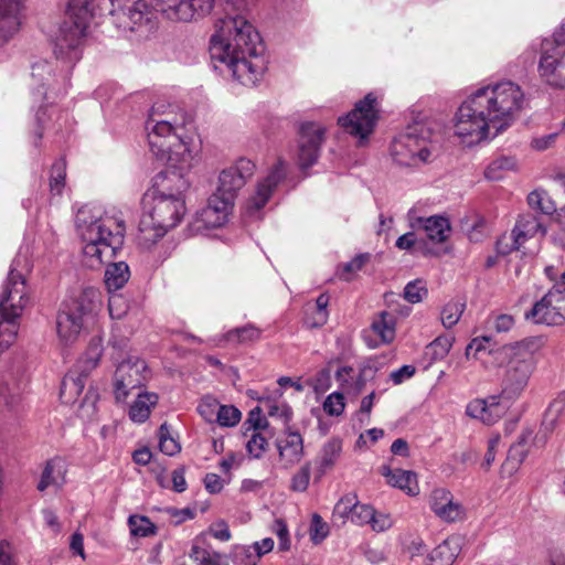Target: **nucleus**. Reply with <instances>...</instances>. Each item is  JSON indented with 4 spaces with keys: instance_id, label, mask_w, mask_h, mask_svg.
I'll list each match as a JSON object with an SVG mask.
<instances>
[{
    "instance_id": "nucleus-1",
    "label": "nucleus",
    "mask_w": 565,
    "mask_h": 565,
    "mask_svg": "<svg viewBox=\"0 0 565 565\" xmlns=\"http://www.w3.org/2000/svg\"><path fill=\"white\" fill-rule=\"evenodd\" d=\"M525 106L522 87L512 81L479 87L459 106L455 135L467 146L494 138L520 117Z\"/></svg>"
},
{
    "instance_id": "nucleus-2",
    "label": "nucleus",
    "mask_w": 565,
    "mask_h": 565,
    "mask_svg": "<svg viewBox=\"0 0 565 565\" xmlns=\"http://www.w3.org/2000/svg\"><path fill=\"white\" fill-rule=\"evenodd\" d=\"M105 14H109L114 24L125 32L147 35L154 26L142 0H68L65 19L54 43L56 58L70 64L79 61L92 18Z\"/></svg>"
},
{
    "instance_id": "nucleus-3",
    "label": "nucleus",
    "mask_w": 565,
    "mask_h": 565,
    "mask_svg": "<svg viewBox=\"0 0 565 565\" xmlns=\"http://www.w3.org/2000/svg\"><path fill=\"white\" fill-rule=\"evenodd\" d=\"M215 28L210 41L211 58L221 64L215 68L227 71L245 86L255 85L266 68L257 30L241 13H227L216 22Z\"/></svg>"
},
{
    "instance_id": "nucleus-4",
    "label": "nucleus",
    "mask_w": 565,
    "mask_h": 565,
    "mask_svg": "<svg viewBox=\"0 0 565 565\" xmlns=\"http://www.w3.org/2000/svg\"><path fill=\"white\" fill-rule=\"evenodd\" d=\"M75 225L82 243L83 262L87 267L99 268L124 244L125 220L115 210L86 204L78 209Z\"/></svg>"
},
{
    "instance_id": "nucleus-5",
    "label": "nucleus",
    "mask_w": 565,
    "mask_h": 565,
    "mask_svg": "<svg viewBox=\"0 0 565 565\" xmlns=\"http://www.w3.org/2000/svg\"><path fill=\"white\" fill-rule=\"evenodd\" d=\"M185 212L184 196L151 194V202L146 205L139 221V244L150 248L180 224Z\"/></svg>"
},
{
    "instance_id": "nucleus-6",
    "label": "nucleus",
    "mask_w": 565,
    "mask_h": 565,
    "mask_svg": "<svg viewBox=\"0 0 565 565\" xmlns=\"http://www.w3.org/2000/svg\"><path fill=\"white\" fill-rule=\"evenodd\" d=\"M23 262L25 259L21 256L13 259L0 295V353L14 342L18 319L29 301L25 278L19 270Z\"/></svg>"
},
{
    "instance_id": "nucleus-7",
    "label": "nucleus",
    "mask_w": 565,
    "mask_h": 565,
    "mask_svg": "<svg viewBox=\"0 0 565 565\" xmlns=\"http://www.w3.org/2000/svg\"><path fill=\"white\" fill-rule=\"evenodd\" d=\"M178 129L169 121H146L150 151L159 160L169 158L171 166L181 164L183 169H192L199 161L198 152L178 135Z\"/></svg>"
},
{
    "instance_id": "nucleus-8",
    "label": "nucleus",
    "mask_w": 565,
    "mask_h": 565,
    "mask_svg": "<svg viewBox=\"0 0 565 565\" xmlns=\"http://www.w3.org/2000/svg\"><path fill=\"white\" fill-rule=\"evenodd\" d=\"M532 341H521L504 345L497 351L502 360H507V370L502 381L503 397L516 401L524 390L535 369V358L530 347Z\"/></svg>"
},
{
    "instance_id": "nucleus-9",
    "label": "nucleus",
    "mask_w": 565,
    "mask_h": 565,
    "mask_svg": "<svg viewBox=\"0 0 565 565\" xmlns=\"http://www.w3.org/2000/svg\"><path fill=\"white\" fill-rule=\"evenodd\" d=\"M390 153L401 167L418 168L427 163L431 156L430 128L424 122L407 126L391 142Z\"/></svg>"
},
{
    "instance_id": "nucleus-10",
    "label": "nucleus",
    "mask_w": 565,
    "mask_h": 565,
    "mask_svg": "<svg viewBox=\"0 0 565 565\" xmlns=\"http://www.w3.org/2000/svg\"><path fill=\"white\" fill-rule=\"evenodd\" d=\"M530 49L540 53V79L550 87L565 89V21L552 38L533 42Z\"/></svg>"
},
{
    "instance_id": "nucleus-11",
    "label": "nucleus",
    "mask_w": 565,
    "mask_h": 565,
    "mask_svg": "<svg viewBox=\"0 0 565 565\" xmlns=\"http://www.w3.org/2000/svg\"><path fill=\"white\" fill-rule=\"evenodd\" d=\"M95 295L94 290H85L78 297L62 302L56 316V334L63 347L78 340L86 319L94 311Z\"/></svg>"
},
{
    "instance_id": "nucleus-12",
    "label": "nucleus",
    "mask_w": 565,
    "mask_h": 565,
    "mask_svg": "<svg viewBox=\"0 0 565 565\" xmlns=\"http://www.w3.org/2000/svg\"><path fill=\"white\" fill-rule=\"evenodd\" d=\"M377 113L376 97L369 93L355 104L351 113L340 117L338 122L348 134L358 137L362 142L373 132L379 118Z\"/></svg>"
},
{
    "instance_id": "nucleus-13",
    "label": "nucleus",
    "mask_w": 565,
    "mask_h": 565,
    "mask_svg": "<svg viewBox=\"0 0 565 565\" xmlns=\"http://www.w3.org/2000/svg\"><path fill=\"white\" fill-rule=\"evenodd\" d=\"M148 377L143 360L129 356L116 366L113 377V393L116 403H125L131 390L141 387Z\"/></svg>"
},
{
    "instance_id": "nucleus-14",
    "label": "nucleus",
    "mask_w": 565,
    "mask_h": 565,
    "mask_svg": "<svg viewBox=\"0 0 565 565\" xmlns=\"http://www.w3.org/2000/svg\"><path fill=\"white\" fill-rule=\"evenodd\" d=\"M158 11L172 21H191L196 13H209L214 0H153ZM236 10L244 11L249 0H228Z\"/></svg>"
},
{
    "instance_id": "nucleus-15",
    "label": "nucleus",
    "mask_w": 565,
    "mask_h": 565,
    "mask_svg": "<svg viewBox=\"0 0 565 565\" xmlns=\"http://www.w3.org/2000/svg\"><path fill=\"white\" fill-rule=\"evenodd\" d=\"M255 172V163L246 158L238 159L233 166L221 171L218 184L213 194L234 205L238 192Z\"/></svg>"
},
{
    "instance_id": "nucleus-16",
    "label": "nucleus",
    "mask_w": 565,
    "mask_h": 565,
    "mask_svg": "<svg viewBox=\"0 0 565 565\" xmlns=\"http://www.w3.org/2000/svg\"><path fill=\"white\" fill-rule=\"evenodd\" d=\"M326 139V128L316 121H305L299 125L297 139V162L301 169L313 166Z\"/></svg>"
},
{
    "instance_id": "nucleus-17",
    "label": "nucleus",
    "mask_w": 565,
    "mask_h": 565,
    "mask_svg": "<svg viewBox=\"0 0 565 565\" xmlns=\"http://www.w3.org/2000/svg\"><path fill=\"white\" fill-rule=\"evenodd\" d=\"M564 300V296L552 287L541 300L533 305L530 311L525 312L524 317L536 324L559 326L565 320L562 306Z\"/></svg>"
},
{
    "instance_id": "nucleus-18",
    "label": "nucleus",
    "mask_w": 565,
    "mask_h": 565,
    "mask_svg": "<svg viewBox=\"0 0 565 565\" xmlns=\"http://www.w3.org/2000/svg\"><path fill=\"white\" fill-rule=\"evenodd\" d=\"M513 403L514 401L503 397L502 392L486 398H475L467 404L466 415L486 425H493L504 416Z\"/></svg>"
},
{
    "instance_id": "nucleus-19",
    "label": "nucleus",
    "mask_w": 565,
    "mask_h": 565,
    "mask_svg": "<svg viewBox=\"0 0 565 565\" xmlns=\"http://www.w3.org/2000/svg\"><path fill=\"white\" fill-rule=\"evenodd\" d=\"M166 169L154 177V189L152 194L157 195H173L183 196L184 192L190 186V181L186 179V173L191 169H183L181 166H171L169 158H164Z\"/></svg>"
},
{
    "instance_id": "nucleus-20",
    "label": "nucleus",
    "mask_w": 565,
    "mask_h": 565,
    "mask_svg": "<svg viewBox=\"0 0 565 565\" xmlns=\"http://www.w3.org/2000/svg\"><path fill=\"white\" fill-rule=\"evenodd\" d=\"M286 177V169L282 162H278L264 178L260 180L254 193L248 198L245 204V212L249 216H255L269 201L275 189Z\"/></svg>"
},
{
    "instance_id": "nucleus-21",
    "label": "nucleus",
    "mask_w": 565,
    "mask_h": 565,
    "mask_svg": "<svg viewBox=\"0 0 565 565\" xmlns=\"http://www.w3.org/2000/svg\"><path fill=\"white\" fill-rule=\"evenodd\" d=\"M233 204L212 194L206 205L195 216L194 226L198 231L223 226L228 218Z\"/></svg>"
},
{
    "instance_id": "nucleus-22",
    "label": "nucleus",
    "mask_w": 565,
    "mask_h": 565,
    "mask_svg": "<svg viewBox=\"0 0 565 565\" xmlns=\"http://www.w3.org/2000/svg\"><path fill=\"white\" fill-rule=\"evenodd\" d=\"M540 231H542V234H545V230L542 227L541 220L536 215H521L512 230V245L503 248V242L508 238H499L497 242V250L501 255H507L512 250H516L525 243L527 238L533 237Z\"/></svg>"
},
{
    "instance_id": "nucleus-23",
    "label": "nucleus",
    "mask_w": 565,
    "mask_h": 565,
    "mask_svg": "<svg viewBox=\"0 0 565 565\" xmlns=\"http://www.w3.org/2000/svg\"><path fill=\"white\" fill-rule=\"evenodd\" d=\"M276 447L285 469L294 467L303 457V438L290 427L285 428L284 434L277 438Z\"/></svg>"
},
{
    "instance_id": "nucleus-24",
    "label": "nucleus",
    "mask_w": 565,
    "mask_h": 565,
    "mask_svg": "<svg viewBox=\"0 0 565 565\" xmlns=\"http://www.w3.org/2000/svg\"><path fill=\"white\" fill-rule=\"evenodd\" d=\"M429 507L439 519L446 522H455L463 513L461 504L455 502L451 492L445 488H437L431 491Z\"/></svg>"
},
{
    "instance_id": "nucleus-25",
    "label": "nucleus",
    "mask_w": 565,
    "mask_h": 565,
    "mask_svg": "<svg viewBox=\"0 0 565 565\" xmlns=\"http://www.w3.org/2000/svg\"><path fill=\"white\" fill-rule=\"evenodd\" d=\"M22 0H0V45L7 43L21 25Z\"/></svg>"
},
{
    "instance_id": "nucleus-26",
    "label": "nucleus",
    "mask_w": 565,
    "mask_h": 565,
    "mask_svg": "<svg viewBox=\"0 0 565 565\" xmlns=\"http://www.w3.org/2000/svg\"><path fill=\"white\" fill-rule=\"evenodd\" d=\"M409 222L413 227H420L426 233L428 239L434 243H444L451 231L450 222L447 217L433 215L429 217H413L408 213Z\"/></svg>"
},
{
    "instance_id": "nucleus-27",
    "label": "nucleus",
    "mask_w": 565,
    "mask_h": 565,
    "mask_svg": "<svg viewBox=\"0 0 565 565\" xmlns=\"http://www.w3.org/2000/svg\"><path fill=\"white\" fill-rule=\"evenodd\" d=\"M334 513L341 518L349 519L356 525H365L370 524L373 518V508L356 502L354 497L345 495L335 504Z\"/></svg>"
},
{
    "instance_id": "nucleus-28",
    "label": "nucleus",
    "mask_w": 565,
    "mask_h": 565,
    "mask_svg": "<svg viewBox=\"0 0 565 565\" xmlns=\"http://www.w3.org/2000/svg\"><path fill=\"white\" fill-rule=\"evenodd\" d=\"M370 329L379 338L376 341H371L367 334H364V339L370 348H377L380 344H388L395 339L396 319L394 315L382 311L373 319Z\"/></svg>"
},
{
    "instance_id": "nucleus-29",
    "label": "nucleus",
    "mask_w": 565,
    "mask_h": 565,
    "mask_svg": "<svg viewBox=\"0 0 565 565\" xmlns=\"http://www.w3.org/2000/svg\"><path fill=\"white\" fill-rule=\"evenodd\" d=\"M158 402V394L146 391L139 392L128 409L130 420L137 424L145 423L149 418L151 411L157 406Z\"/></svg>"
},
{
    "instance_id": "nucleus-30",
    "label": "nucleus",
    "mask_w": 565,
    "mask_h": 565,
    "mask_svg": "<svg viewBox=\"0 0 565 565\" xmlns=\"http://www.w3.org/2000/svg\"><path fill=\"white\" fill-rule=\"evenodd\" d=\"M382 475L387 478V483L405 491L408 495H417L419 493L417 477L413 471L393 470L384 466L382 467Z\"/></svg>"
},
{
    "instance_id": "nucleus-31",
    "label": "nucleus",
    "mask_w": 565,
    "mask_h": 565,
    "mask_svg": "<svg viewBox=\"0 0 565 565\" xmlns=\"http://www.w3.org/2000/svg\"><path fill=\"white\" fill-rule=\"evenodd\" d=\"M86 374H76L74 371L67 373L61 385L60 397L65 404H73L77 401L86 384Z\"/></svg>"
},
{
    "instance_id": "nucleus-32",
    "label": "nucleus",
    "mask_w": 565,
    "mask_h": 565,
    "mask_svg": "<svg viewBox=\"0 0 565 565\" xmlns=\"http://www.w3.org/2000/svg\"><path fill=\"white\" fill-rule=\"evenodd\" d=\"M21 377L22 373L20 371H10L0 377V395L9 407H13L19 401L22 391Z\"/></svg>"
},
{
    "instance_id": "nucleus-33",
    "label": "nucleus",
    "mask_w": 565,
    "mask_h": 565,
    "mask_svg": "<svg viewBox=\"0 0 565 565\" xmlns=\"http://www.w3.org/2000/svg\"><path fill=\"white\" fill-rule=\"evenodd\" d=\"M65 482V468L61 459L54 458L46 462L38 484L39 491H44L50 486L61 487Z\"/></svg>"
},
{
    "instance_id": "nucleus-34",
    "label": "nucleus",
    "mask_w": 565,
    "mask_h": 565,
    "mask_svg": "<svg viewBox=\"0 0 565 565\" xmlns=\"http://www.w3.org/2000/svg\"><path fill=\"white\" fill-rule=\"evenodd\" d=\"M130 277L129 266L125 262L113 263L105 271V285L108 291L121 289Z\"/></svg>"
},
{
    "instance_id": "nucleus-35",
    "label": "nucleus",
    "mask_w": 565,
    "mask_h": 565,
    "mask_svg": "<svg viewBox=\"0 0 565 565\" xmlns=\"http://www.w3.org/2000/svg\"><path fill=\"white\" fill-rule=\"evenodd\" d=\"M459 553V543L450 539L444 541L430 553V565H451Z\"/></svg>"
},
{
    "instance_id": "nucleus-36",
    "label": "nucleus",
    "mask_w": 565,
    "mask_h": 565,
    "mask_svg": "<svg viewBox=\"0 0 565 565\" xmlns=\"http://www.w3.org/2000/svg\"><path fill=\"white\" fill-rule=\"evenodd\" d=\"M262 330L248 323L246 326L232 329L223 335V340L231 344H247L260 339Z\"/></svg>"
},
{
    "instance_id": "nucleus-37",
    "label": "nucleus",
    "mask_w": 565,
    "mask_h": 565,
    "mask_svg": "<svg viewBox=\"0 0 565 565\" xmlns=\"http://www.w3.org/2000/svg\"><path fill=\"white\" fill-rule=\"evenodd\" d=\"M266 426L267 420L265 418H258L253 424L254 429L250 435V438L246 444V449L248 454L255 459H259L267 449V438L259 431L260 428H264Z\"/></svg>"
},
{
    "instance_id": "nucleus-38",
    "label": "nucleus",
    "mask_w": 565,
    "mask_h": 565,
    "mask_svg": "<svg viewBox=\"0 0 565 565\" xmlns=\"http://www.w3.org/2000/svg\"><path fill=\"white\" fill-rule=\"evenodd\" d=\"M518 168V162L514 157L501 156L487 167L484 177L491 181L502 180L505 174L510 171H514Z\"/></svg>"
},
{
    "instance_id": "nucleus-39",
    "label": "nucleus",
    "mask_w": 565,
    "mask_h": 565,
    "mask_svg": "<svg viewBox=\"0 0 565 565\" xmlns=\"http://www.w3.org/2000/svg\"><path fill=\"white\" fill-rule=\"evenodd\" d=\"M342 444L340 439H331L326 443L319 456V471L324 473L331 469L340 457Z\"/></svg>"
},
{
    "instance_id": "nucleus-40",
    "label": "nucleus",
    "mask_w": 565,
    "mask_h": 565,
    "mask_svg": "<svg viewBox=\"0 0 565 565\" xmlns=\"http://www.w3.org/2000/svg\"><path fill=\"white\" fill-rule=\"evenodd\" d=\"M190 557L198 565H227L225 557L215 551H211L193 544L190 552Z\"/></svg>"
},
{
    "instance_id": "nucleus-41",
    "label": "nucleus",
    "mask_w": 565,
    "mask_h": 565,
    "mask_svg": "<svg viewBox=\"0 0 565 565\" xmlns=\"http://www.w3.org/2000/svg\"><path fill=\"white\" fill-rule=\"evenodd\" d=\"M128 525L132 536L148 537L157 532V526L143 515H130L128 518Z\"/></svg>"
},
{
    "instance_id": "nucleus-42",
    "label": "nucleus",
    "mask_w": 565,
    "mask_h": 565,
    "mask_svg": "<svg viewBox=\"0 0 565 565\" xmlns=\"http://www.w3.org/2000/svg\"><path fill=\"white\" fill-rule=\"evenodd\" d=\"M529 205L543 214L552 215L556 211L554 201L543 190H534L527 195Z\"/></svg>"
},
{
    "instance_id": "nucleus-43",
    "label": "nucleus",
    "mask_w": 565,
    "mask_h": 565,
    "mask_svg": "<svg viewBox=\"0 0 565 565\" xmlns=\"http://www.w3.org/2000/svg\"><path fill=\"white\" fill-rule=\"evenodd\" d=\"M465 307V302H461L460 300H451L447 302L440 312L443 326L449 329L457 324L463 313Z\"/></svg>"
},
{
    "instance_id": "nucleus-44",
    "label": "nucleus",
    "mask_w": 565,
    "mask_h": 565,
    "mask_svg": "<svg viewBox=\"0 0 565 565\" xmlns=\"http://www.w3.org/2000/svg\"><path fill=\"white\" fill-rule=\"evenodd\" d=\"M66 164L64 160L54 162L50 175V191L53 195H60L65 186Z\"/></svg>"
},
{
    "instance_id": "nucleus-45",
    "label": "nucleus",
    "mask_w": 565,
    "mask_h": 565,
    "mask_svg": "<svg viewBox=\"0 0 565 565\" xmlns=\"http://www.w3.org/2000/svg\"><path fill=\"white\" fill-rule=\"evenodd\" d=\"M565 418V393H561L550 404L545 413L544 424L554 428L558 420Z\"/></svg>"
},
{
    "instance_id": "nucleus-46",
    "label": "nucleus",
    "mask_w": 565,
    "mask_h": 565,
    "mask_svg": "<svg viewBox=\"0 0 565 565\" xmlns=\"http://www.w3.org/2000/svg\"><path fill=\"white\" fill-rule=\"evenodd\" d=\"M242 418L241 411L233 405H220L215 423L221 427H234Z\"/></svg>"
},
{
    "instance_id": "nucleus-47",
    "label": "nucleus",
    "mask_w": 565,
    "mask_h": 565,
    "mask_svg": "<svg viewBox=\"0 0 565 565\" xmlns=\"http://www.w3.org/2000/svg\"><path fill=\"white\" fill-rule=\"evenodd\" d=\"M452 341L451 337L440 335L429 343L426 354L430 355L431 360H441L450 351Z\"/></svg>"
},
{
    "instance_id": "nucleus-48",
    "label": "nucleus",
    "mask_w": 565,
    "mask_h": 565,
    "mask_svg": "<svg viewBox=\"0 0 565 565\" xmlns=\"http://www.w3.org/2000/svg\"><path fill=\"white\" fill-rule=\"evenodd\" d=\"M220 405L216 398L206 395L201 398L198 405V412L205 422L213 424L216 420Z\"/></svg>"
},
{
    "instance_id": "nucleus-49",
    "label": "nucleus",
    "mask_w": 565,
    "mask_h": 565,
    "mask_svg": "<svg viewBox=\"0 0 565 565\" xmlns=\"http://www.w3.org/2000/svg\"><path fill=\"white\" fill-rule=\"evenodd\" d=\"M311 477V465L306 462L299 470L292 476L290 481V489L295 492H305L310 483Z\"/></svg>"
},
{
    "instance_id": "nucleus-50",
    "label": "nucleus",
    "mask_w": 565,
    "mask_h": 565,
    "mask_svg": "<svg viewBox=\"0 0 565 565\" xmlns=\"http://www.w3.org/2000/svg\"><path fill=\"white\" fill-rule=\"evenodd\" d=\"M527 452V448L522 447V445H512L509 449L507 461L503 465V470L516 471L526 458Z\"/></svg>"
},
{
    "instance_id": "nucleus-51",
    "label": "nucleus",
    "mask_w": 565,
    "mask_h": 565,
    "mask_svg": "<svg viewBox=\"0 0 565 565\" xmlns=\"http://www.w3.org/2000/svg\"><path fill=\"white\" fill-rule=\"evenodd\" d=\"M427 288L423 280L409 281L404 288V298L411 303H418L427 296Z\"/></svg>"
},
{
    "instance_id": "nucleus-52",
    "label": "nucleus",
    "mask_w": 565,
    "mask_h": 565,
    "mask_svg": "<svg viewBox=\"0 0 565 565\" xmlns=\"http://www.w3.org/2000/svg\"><path fill=\"white\" fill-rule=\"evenodd\" d=\"M159 448L168 456H173L180 450V445L170 436L169 428L166 423L159 428Z\"/></svg>"
},
{
    "instance_id": "nucleus-53",
    "label": "nucleus",
    "mask_w": 565,
    "mask_h": 565,
    "mask_svg": "<svg viewBox=\"0 0 565 565\" xmlns=\"http://www.w3.org/2000/svg\"><path fill=\"white\" fill-rule=\"evenodd\" d=\"M344 396L339 392H333L330 394L323 403V409L330 416L341 415L344 411Z\"/></svg>"
},
{
    "instance_id": "nucleus-54",
    "label": "nucleus",
    "mask_w": 565,
    "mask_h": 565,
    "mask_svg": "<svg viewBox=\"0 0 565 565\" xmlns=\"http://www.w3.org/2000/svg\"><path fill=\"white\" fill-rule=\"evenodd\" d=\"M329 534V525L322 520L319 514H313L310 525V537L315 543H320Z\"/></svg>"
},
{
    "instance_id": "nucleus-55",
    "label": "nucleus",
    "mask_w": 565,
    "mask_h": 565,
    "mask_svg": "<svg viewBox=\"0 0 565 565\" xmlns=\"http://www.w3.org/2000/svg\"><path fill=\"white\" fill-rule=\"evenodd\" d=\"M367 255H358L350 262L343 264L339 269L341 279L349 280L350 275L360 270L367 260Z\"/></svg>"
},
{
    "instance_id": "nucleus-56",
    "label": "nucleus",
    "mask_w": 565,
    "mask_h": 565,
    "mask_svg": "<svg viewBox=\"0 0 565 565\" xmlns=\"http://www.w3.org/2000/svg\"><path fill=\"white\" fill-rule=\"evenodd\" d=\"M128 339L124 335H118L116 333L111 334L108 345L113 350L111 358L115 361H118L124 356L128 348Z\"/></svg>"
},
{
    "instance_id": "nucleus-57",
    "label": "nucleus",
    "mask_w": 565,
    "mask_h": 565,
    "mask_svg": "<svg viewBox=\"0 0 565 565\" xmlns=\"http://www.w3.org/2000/svg\"><path fill=\"white\" fill-rule=\"evenodd\" d=\"M489 322L497 332H508L513 328L515 323L514 318L507 313L492 316Z\"/></svg>"
},
{
    "instance_id": "nucleus-58",
    "label": "nucleus",
    "mask_w": 565,
    "mask_h": 565,
    "mask_svg": "<svg viewBox=\"0 0 565 565\" xmlns=\"http://www.w3.org/2000/svg\"><path fill=\"white\" fill-rule=\"evenodd\" d=\"M127 305L120 295H113L108 301L109 315L113 319H121L127 312Z\"/></svg>"
},
{
    "instance_id": "nucleus-59",
    "label": "nucleus",
    "mask_w": 565,
    "mask_h": 565,
    "mask_svg": "<svg viewBox=\"0 0 565 565\" xmlns=\"http://www.w3.org/2000/svg\"><path fill=\"white\" fill-rule=\"evenodd\" d=\"M370 525L376 532H384L393 525V520L390 514L377 513L373 510V518L370 521Z\"/></svg>"
},
{
    "instance_id": "nucleus-60",
    "label": "nucleus",
    "mask_w": 565,
    "mask_h": 565,
    "mask_svg": "<svg viewBox=\"0 0 565 565\" xmlns=\"http://www.w3.org/2000/svg\"><path fill=\"white\" fill-rule=\"evenodd\" d=\"M209 533L221 542H227L231 540V531L224 521H218L210 525Z\"/></svg>"
},
{
    "instance_id": "nucleus-61",
    "label": "nucleus",
    "mask_w": 565,
    "mask_h": 565,
    "mask_svg": "<svg viewBox=\"0 0 565 565\" xmlns=\"http://www.w3.org/2000/svg\"><path fill=\"white\" fill-rule=\"evenodd\" d=\"M490 343V338L488 337H478L471 340V342L466 348L467 358L473 356L477 358V354L486 351L488 349V344Z\"/></svg>"
},
{
    "instance_id": "nucleus-62",
    "label": "nucleus",
    "mask_w": 565,
    "mask_h": 565,
    "mask_svg": "<svg viewBox=\"0 0 565 565\" xmlns=\"http://www.w3.org/2000/svg\"><path fill=\"white\" fill-rule=\"evenodd\" d=\"M158 120L169 121L172 127L181 128L184 126V115L180 110L178 106H174L172 109L168 110L166 114L161 113Z\"/></svg>"
},
{
    "instance_id": "nucleus-63",
    "label": "nucleus",
    "mask_w": 565,
    "mask_h": 565,
    "mask_svg": "<svg viewBox=\"0 0 565 565\" xmlns=\"http://www.w3.org/2000/svg\"><path fill=\"white\" fill-rule=\"evenodd\" d=\"M355 377V371L353 367L344 365L338 369L335 372V379L341 386H351Z\"/></svg>"
},
{
    "instance_id": "nucleus-64",
    "label": "nucleus",
    "mask_w": 565,
    "mask_h": 565,
    "mask_svg": "<svg viewBox=\"0 0 565 565\" xmlns=\"http://www.w3.org/2000/svg\"><path fill=\"white\" fill-rule=\"evenodd\" d=\"M203 482L210 493H218L224 487V480L216 473H207Z\"/></svg>"
}]
</instances>
